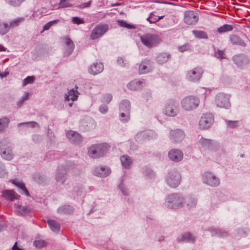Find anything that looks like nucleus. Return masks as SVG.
<instances>
[{
    "label": "nucleus",
    "instance_id": "e2e57ef3",
    "mask_svg": "<svg viewBox=\"0 0 250 250\" xmlns=\"http://www.w3.org/2000/svg\"><path fill=\"white\" fill-rule=\"evenodd\" d=\"M120 188L124 195H127L128 194L127 190L125 188L123 187L122 186H120Z\"/></svg>",
    "mask_w": 250,
    "mask_h": 250
},
{
    "label": "nucleus",
    "instance_id": "4be33fe9",
    "mask_svg": "<svg viewBox=\"0 0 250 250\" xmlns=\"http://www.w3.org/2000/svg\"><path fill=\"white\" fill-rule=\"evenodd\" d=\"M63 40L66 45L64 54L66 56H68L73 52L74 48V45L72 41L68 37L63 38Z\"/></svg>",
    "mask_w": 250,
    "mask_h": 250
},
{
    "label": "nucleus",
    "instance_id": "37998d69",
    "mask_svg": "<svg viewBox=\"0 0 250 250\" xmlns=\"http://www.w3.org/2000/svg\"><path fill=\"white\" fill-rule=\"evenodd\" d=\"M9 122V119L6 117L0 119V131H2L7 127Z\"/></svg>",
    "mask_w": 250,
    "mask_h": 250
},
{
    "label": "nucleus",
    "instance_id": "58836bf2",
    "mask_svg": "<svg viewBox=\"0 0 250 250\" xmlns=\"http://www.w3.org/2000/svg\"><path fill=\"white\" fill-rule=\"evenodd\" d=\"M117 24L121 27L126 28L127 29H135V27L133 24L128 23L124 20H117Z\"/></svg>",
    "mask_w": 250,
    "mask_h": 250
},
{
    "label": "nucleus",
    "instance_id": "7c9ffc66",
    "mask_svg": "<svg viewBox=\"0 0 250 250\" xmlns=\"http://www.w3.org/2000/svg\"><path fill=\"white\" fill-rule=\"evenodd\" d=\"M171 56L167 53H160L157 57V61L160 64H163L166 62L170 59Z\"/></svg>",
    "mask_w": 250,
    "mask_h": 250
},
{
    "label": "nucleus",
    "instance_id": "c9c22d12",
    "mask_svg": "<svg viewBox=\"0 0 250 250\" xmlns=\"http://www.w3.org/2000/svg\"><path fill=\"white\" fill-rule=\"evenodd\" d=\"M48 224L53 231L55 232H58L60 230V225L54 220H48Z\"/></svg>",
    "mask_w": 250,
    "mask_h": 250
},
{
    "label": "nucleus",
    "instance_id": "7ed1b4c3",
    "mask_svg": "<svg viewBox=\"0 0 250 250\" xmlns=\"http://www.w3.org/2000/svg\"><path fill=\"white\" fill-rule=\"evenodd\" d=\"M185 199L183 197L178 193H173L167 196L166 199L167 206L168 208L176 209L183 205Z\"/></svg>",
    "mask_w": 250,
    "mask_h": 250
},
{
    "label": "nucleus",
    "instance_id": "b1692460",
    "mask_svg": "<svg viewBox=\"0 0 250 250\" xmlns=\"http://www.w3.org/2000/svg\"><path fill=\"white\" fill-rule=\"evenodd\" d=\"M104 69V65L101 62H95L90 67L89 72L93 74L96 75L101 73Z\"/></svg>",
    "mask_w": 250,
    "mask_h": 250
},
{
    "label": "nucleus",
    "instance_id": "ddd939ff",
    "mask_svg": "<svg viewBox=\"0 0 250 250\" xmlns=\"http://www.w3.org/2000/svg\"><path fill=\"white\" fill-rule=\"evenodd\" d=\"M7 143H8V141L6 139H3L0 143L1 156L6 160H10L12 159L13 154L9 148L5 147Z\"/></svg>",
    "mask_w": 250,
    "mask_h": 250
},
{
    "label": "nucleus",
    "instance_id": "6e6d98bb",
    "mask_svg": "<svg viewBox=\"0 0 250 250\" xmlns=\"http://www.w3.org/2000/svg\"><path fill=\"white\" fill-rule=\"evenodd\" d=\"M241 60V57L240 56H235L233 58V60L235 63L239 67L242 66L241 62H239V61H240Z\"/></svg>",
    "mask_w": 250,
    "mask_h": 250
},
{
    "label": "nucleus",
    "instance_id": "c756f323",
    "mask_svg": "<svg viewBox=\"0 0 250 250\" xmlns=\"http://www.w3.org/2000/svg\"><path fill=\"white\" fill-rule=\"evenodd\" d=\"M150 62L146 60L142 62L139 65V72L141 74H145L149 71Z\"/></svg>",
    "mask_w": 250,
    "mask_h": 250
},
{
    "label": "nucleus",
    "instance_id": "a18cd8bd",
    "mask_svg": "<svg viewBox=\"0 0 250 250\" xmlns=\"http://www.w3.org/2000/svg\"><path fill=\"white\" fill-rule=\"evenodd\" d=\"M25 0H5V1L10 5L14 7H18Z\"/></svg>",
    "mask_w": 250,
    "mask_h": 250
},
{
    "label": "nucleus",
    "instance_id": "4468645a",
    "mask_svg": "<svg viewBox=\"0 0 250 250\" xmlns=\"http://www.w3.org/2000/svg\"><path fill=\"white\" fill-rule=\"evenodd\" d=\"M108 30L107 25H98L92 30L91 39L95 40L104 34Z\"/></svg>",
    "mask_w": 250,
    "mask_h": 250
},
{
    "label": "nucleus",
    "instance_id": "473e14b6",
    "mask_svg": "<svg viewBox=\"0 0 250 250\" xmlns=\"http://www.w3.org/2000/svg\"><path fill=\"white\" fill-rule=\"evenodd\" d=\"M56 180L58 182L63 184L65 180V173L63 169H59L56 176Z\"/></svg>",
    "mask_w": 250,
    "mask_h": 250
},
{
    "label": "nucleus",
    "instance_id": "dca6fc26",
    "mask_svg": "<svg viewBox=\"0 0 250 250\" xmlns=\"http://www.w3.org/2000/svg\"><path fill=\"white\" fill-rule=\"evenodd\" d=\"M168 157L171 161L178 162L183 159V153L180 150L173 149L169 151Z\"/></svg>",
    "mask_w": 250,
    "mask_h": 250
},
{
    "label": "nucleus",
    "instance_id": "052dcab7",
    "mask_svg": "<svg viewBox=\"0 0 250 250\" xmlns=\"http://www.w3.org/2000/svg\"><path fill=\"white\" fill-rule=\"evenodd\" d=\"M6 174L5 169L2 167V164L0 163V177H3Z\"/></svg>",
    "mask_w": 250,
    "mask_h": 250
},
{
    "label": "nucleus",
    "instance_id": "6ab92c4d",
    "mask_svg": "<svg viewBox=\"0 0 250 250\" xmlns=\"http://www.w3.org/2000/svg\"><path fill=\"white\" fill-rule=\"evenodd\" d=\"M229 41L233 45H238L243 47L246 46V43L241 38L237 35L231 34L229 37Z\"/></svg>",
    "mask_w": 250,
    "mask_h": 250
},
{
    "label": "nucleus",
    "instance_id": "4d7b16f0",
    "mask_svg": "<svg viewBox=\"0 0 250 250\" xmlns=\"http://www.w3.org/2000/svg\"><path fill=\"white\" fill-rule=\"evenodd\" d=\"M24 124L30 125L31 126L33 127H39V124L35 122H30L22 123L19 124L18 125L20 126L21 125H24Z\"/></svg>",
    "mask_w": 250,
    "mask_h": 250
},
{
    "label": "nucleus",
    "instance_id": "13d9d810",
    "mask_svg": "<svg viewBox=\"0 0 250 250\" xmlns=\"http://www.w3.org/2000/svg\"><path fill=\"white\" fill-rule=\"evenodd\" d=\"M108 106L106 105L102 104L100 106L99 110L102 113H105L108 111Z\"/></svg>",
    "mask_w": 250,
    "mask_h": 250
},
{
    "label": "nucleus",
    "instance_id": "f03ea898",
    "mask_svg": "<svg viewBox=\"0 0 250 250\" xmlns=\"http://www.w3.org/2000/svg\"><path fill=\"white\" fill-rule=\"evenodd\" d=\"M143 44L148 48L155 47L161 42L160 36L154 33H146L140 37Z\"/></svg>",
    "mask_w": 250,
    "mask_h": 250
},
{
    "label": "nucleus",
    "instance_id": "bb28decb",
    "mask_svg": "<svg viewBox=\"0 0 250 250\" xmlns=\"http://www.w3.org/2000/svg\"><path fill=\"white\" fill-rule=\"evenodd\" d=\"M12 183L16 186L18 187L21 189V192L22 194H25L26 196H29L30 195L29 191L26 189L24 183L21 181H17V180H13Z\"/></svg>",
    "mask_w": 250,
    "mask_h": 250
},
{
    "label": "nucleus",
    "instance_id": "393cba45",
    "mask_svg": "<svg viewBox=\"0 0 250 250\" xmlns=\"http://www.w3.org/2000/svg\"><path fill=\"white\" fill-rule=\"evenodd\" d=\"M2 194L3 197L11 201L18 199L20 196L12 190H3L2 192Z\"/></svg>",
    "mask_w": 250,
    "mask_h": 250
},
{
    "label": "nucleus",
    "instance_id": "423d86ee",
    "mask_svg": "<svg viewBox=\"0 0 250 250\" xmlns=\"http://www.w3.org/2000/svg\"><path fill=\"white\" fill-rule=\"evenodd\" d=\"M229 99L230 96L229 94L219 93L216 96L215 103L218 107L228 109L231 105Z\"/></svg>",
    "mask_w": 250,
    "mask_h": 250
},
{
    "label": "nucleus",
    "instance_id": "864d4df0",
    "mask_svg": "<svg viewBox=\"0 0 250 250\" xmlns=\"http://www.w3.org/2000/svg\"><path fill=\"white\" fill-rule=\"evenodd\" d=\"M43 10H44V9L42 8L37 11H35L33 14V16L35 18H39L42 17L44 15Z\"/></svg>",
    "mask_w": 250,
    "mask_h": 250
},
{
    "label": "nucleus",
    "instance_id": "aec40b11",
    "mask_svg": "<svg viewBox=\"0 0 250 250\" xmlns=\"http://www.w3.org/2000/svg\"><path fill=\"white\" fill-rule=\"evenodd\" d=\"M178 242H185L193 243L196 240L195 237L190 233L187 232L177 238Z\"/></svg>",
    "mask_w": 250,
    "mask_h": 250
},
{
    "label": "nucleus",
    "instance_id": "c85d7f7f",
    "mask_svg": "<svg viewBox=\"0 0 250 250\" xmlns=\"http://www.w3.org/2000/svg\"><path fill=\"white\" fill-rule=\"evenodd\" d=\"M108 169L105 167H98L94 170V174L99 177H106L108 175Z\"/></svg>",
    "mask_w": 250,
    "mask_h": 250
},
{
    "label": "nucleus",
    "instance_id": "0eeeda50",
    "mask_svg": "<svg viewBox=\"0 0 250 250\" xmlns=\"http://www.w3.org/2000/svg\"><path fill=\"white\" fill-rule=\"evenodd\" d=\"M204 70L201 67H197L187 71L186 79L192 82H198L200 81Z\"/></svg>",
    "mask_w": 250,
    "mask_h": 250
},
{
    "label": "nucleus",
    "instance_id": "6e6552de",
    "mask_svg": "<svg viewBox=\"0 0 250 250\" xmlns=\"http://www.w3.org/2000/svg\"><path fill=\"white\" fill-rule=\"evenodd\" d=\"M181 176L180 173L176 171H170L166 178L167 184L171 188H175L178 186L180 183Z\"/></svg>",
    "mask_w": 250,
    "mask_h": 250
},
{
    "label": "nucleus",
    "instance_id": "39448f33",
    "mask_svg": "<svg viewBox=\"0 0 250 250\" xmlns=\"http://www.w3.org/2000/svg\"><path fill=\"white\" fill-rule=\"evenodd\" d=\"M120 120L124 123L127 122L130 119V104L129 101L123 100L120 104Z\"/></svg>",
    "mask_w": 250,
    "mask_h": 250
},
{
    "label": "nucleus",
    "instance_id": "f257e3e1",
    "mask_svg": "<svg viewBox=\"0 0 250 250\" xmlns=\"http://www.w3.org/2000/svg\"><path fill=\"white\" fill-rule=\"evenodd\" d=\"M108 145L101 143L91 146L89 147L87 154L91 158L97 159L103 157L108 151Z\"/></svg>",
    "mask_w": 250,
    "mask_h": 250
},
{
    "label": "nucleus",
    "instance_id": "3c124183",
    "mask_svg": "<svg viewBox=\"0 0 250 250\" xmlns=\"http://www.w3.org/2000/svg\"><path fill=\"white\" fill-rule=\"evenodd\" d=\"M35 81V78L33 76H28L26 78L24 79L23 81V85L25 86L27 84L32 83Z\"/></svg>",
    "mask_w": 250,
    "mask_h": 250
},
{
    "label": "nucleus",
    "instance_id": "338daca9",
    "mask_svg": "<svg viewBox=\"0 0 250 250\" xmlns=\"http://www.w3.org/2000/svg\"><path fill=\"white\" fill-rule=\"evenodd\" d=\"M29 93L27 92H25L24 94V95L22 97V102H24L25 100H27L29 97Z\"/></svg>",
    "mask_w": 250,
    "mask_h": 250
},
{
    "label": "nucleus",
    "instance_id": "2f4dec72",
    "mask_svg": "<svg viewBox=\"0 0 250 250\" xmlns=\"http://www.w3.org/2000/svg\"><path fill=\"white\" fill-rule=\"evenodd\" d=\"M120 160L123 166L125 168H128L132 164L131 159L127 155H124L121 156Z\"/></svg>",
    "mask_w": 250,
    "mask_h": 250
},
{
    "label": "nucleus",
    "instance_id": "ea45409f",
    "mask_svg": "<svg viewBox=\"0 0 250 250\" xmlns=\"http://www.w3.org/2000/svg\"><path fill=\"white\" fill-rule=\"evenodd\" d=\"M24 21L23 18H20L14 20L10 22L9 25V28H13L18 26L21 23Z\"/></svg>",
    "mask_w": 250,
    "mask_h": 250
},
{
    "label": "nucleus",
    "instance_id": "49530a36",
    "mask_svg": "<svg viewBox=\"0 0 250 250\" xmlns=\"http://www.w3.org/2000/svg\"><path fill=\"white\" fill-rule=\"evenodd\" d=\"M146 20L150 23H155L158 21L157 16L155 15L153 12H151L146 19Z\"/></svg>",
    "mask_w": 250,
    "mask_h": 250
},
{
    "label": "nucleus",
    "instance_id": "69168bd1",
    "mask_svg": "<svg viewBox=\"0 0 250 250\" xmlns=\"http://www.w3.org/2000/svg\"><path fill=\"white\" fill-rule=\"evenodd\" d=\"M144 98L146 100L148 101L151 98V93L147 92L143 95Z\"/></svg>",
    "mask_w": 250,
    "mask_h": 250
},
{
    "label": "nucleus",
    "instance_id": "1a4fd4ad",
    "mask_svg": "<svg viewBox=\"0 0 250 250\" xmlns=\"http://www.w3.org/2000/svg\"><path fill=\"white\" fill-rule=\"evenodd\" d=\"M214 122V117L211 113H206L203 115L199 122V126L201 129H206L210 127Z\"/></svg>",
    "mask_w": 250,
    "mask_h": 250
},
{
    "label": "nucleus",
    "instance_id": "de8ad7c7",
    "mask_svg": "<svg viewBox=\"0 0 250 250\" xmlns=\"http://www.w3.org/2000/svg\"><path fill=\"white\" fill-rule=\"evenodd\" d=\"M58 22V20H54L52 21H50L47 23H46L43 27V30L42 31V32L43 31L45 30H49L50 27L54 24H56Z\"/></svg>",
    "mask_w": 250,
    "mask_h": 250
},
{
    "label": "nucleus",
    "instance_id": "c03bdc74",
    "mask_svg": "<svg viewBox=\"0 0 250 250\" xmlns=\"http://www.w3.org/2000/svg\"><path fill=\"white\" fill-rule=\"evenodd\" d=\"M186 203H187L188 207L191 208L195 206L197 203V201L195 198L189 196L186 198Z\"/></svg>",
    "mask_w": 250,
    "mask_h": 250
},
{
    "label": "nucleus",
    "instance_id": "20e7f679",
    "mask_svg": "<svg viewBox=\"0 0 250 250\" xmlns=\"http://www.w3.org/2000/svg\"><path fill=\"white\" fill-rule=\"evenodd\" d=\"M200 100L196 97L189 96L184 98L181 102L182 108L187 111L196 108L199 105Z\"/></svg>",
    "mask_w": 250,
    "mask_h": 250
},
{
    "label": "nucleus",
    "instance_id": "412c9836",
    "mask_svg": "<svg viewBox=\"0 0 250 250\" xmlns=\"http://www.w3.org/2000/svg\"><path fill=\"white\" fill-rule=\"evenodd\" d=\"M145 83L144 80H134L128 84L127 87L131 90H136L142 88L145 85Z\"/></svg>",
    "mask_w": 250,
    "mask_h": 250
},
{
    "label": "nucleus",
    "instance_id": "774afa93",
    "mask_svg": "<svg viewBox=\"0 0 250 250\" xmlns=\"http://www.w3.org/2000/svg\"><path fill=\"white\" fill-rule=\"evenodd\" d=\"M12 250H22L17 246V242H16L12 247Z\"/></svg>",
    "mask_w": 250,
    "mask_h": 250
},
{
    "label": "nucleus",
    "instance_id": "5fc2aeb1",
    "mask_svg": "<svg viewBox=\"0 0 250 250\" xmlns=\"http://www.w3.org/2000/svg\"><path fill=\"white\" fill-rule=\"evenodd\" d=\"M190 47L188 44H185L182 46L178 47V50L181 52L190 50Z\"/></svg>",
    "mask_w": 250,
    "mask_h": 250
},
{
    "label": "nucleus",
    "instance_id": "a19ab883",
    "mask_svg": "<svg viewBox=\"0 0 250 250\" xmlns=\"http://www.w3.org/2000/svg\"><path fill=\"white\" fill-rule=\"evenodd\" d=\"M9 29V25L7 23L0 22V34H5Z\"/></svg>",
    "mask_w": 250,
    "mask_h": 250
},
{
    "label": "nucleus",
    "instance_id": "bf43d9fd",
    "mask_svg": "<svg viewBox=\"0 0 250 250\" xmlns=\"http://www.w3.org/2000/svg\"><path fill=\"white\" fill-rule=\"evenodd\" d=\"M72 22L74 23L77 24L83 23L84 22L82 20H81L79 18L76 17H73L72 18Z\"/></svg>",
    "mask_w": 250,
    "mask_h": 250
},
{
    "label": "nucleus",
    "instance_id": "9d476101",
    "mask_svg": "<svg viewBox=\"0 0 250 250\" xmlns=\"http://www.w3.org/2000/svg\"><path fill=\"white\" fill-rule=\"evenodd\" d=\"M203 182L211 187H217L220 184L218 178L210 172H206L203 175Z\"/></svg>",
    "mask_w": 250,
    "mask_h": 250
},
{
    "label": "nucleus",
    "instance_id": "4c0bfd02",
    "mask_svg": "<svg viewBox=\"0 0 250 250\" xmlns=\"http://www.w3.org/2000/svg\"><path fill=\"white\" fill-rule=\"evenodd\" d=\"M192 33L197 38L205 39H208V35L207 33L203 31L193 30Z\"/></svg>",
    "mask_w": 250,
    "mask_h": 250
},
{
    "label": "nucleus",
    "instance_id": "8fccbe9b",
    "mask_svg": "<svg viewBox=\"0 0 250 250\" xmlns=\"http://www.w3.org/2000/svg\"><path fill=\"white\" fill-rule=\"evenodd\" d=\"M227 126L230 128H235L238 126V121H226Z\"/></svg>",
    "mask_w": 250,
    "mask_h": 250
},
{
    "label": "nucleus",
    "instance_id": "a878e982",
    "mask_svg": "<svg viewBox=\"0 0 250 250\" xmlns=\"http://www.w3.org/2000/svg\"><path fill=\"white\" fill-rule=\"evenodd\" d=\"M200 143L201 146L206 148L213 149V146H216L217 144L216 142H213L210 140L202 138L200 140Z\"/></svg>",
    "mask_w": 250,
    "mask_h": 250
},
{
    "label": "nucleus",
    "instance_id": "680f3d73",
    "mask_svg": "<svg viewBox=\"0 0 250 250\" xmlns=\"http://www.w3.org/2000/svg\"><path fill=\"white\" fill-rule=\"evenodd\" d=\"M91 4V1H88L83 3L81 4L79 6V7L80 8H84L86 7H88L90 6Z\"/></svg>",
    "mask_w": 250,
    "mask_h": 250
},
{
    "label": "nucleus",
    "instance_id": "0e129e2a",
    "mask_svg": "<svg viewBox=\"0 0 250 250\" xmlns=\"http://www.w3.org/2000/svg\"><path fill=\"white\" fill-rule=\"evenodd\" d=\"M201 90L204 92V94L205 95V97H206L207 95L209 94L210 93V89H207L205 88H202L201 89Z\"/></svg>",
    "mask_w": 250,
    "mask_h": 250
},
{
    "label": "nucleus",
    "instance_id": "2eb2a0df",
    "mask_svg": "<svg viewBox=\"0 0 250 250\" xmlns=\"http://www.w3.org/2000/svg\"><path fill=\"white\" fill-rule=\"evenodd\" d=\"M169 137L170 140L175 143L181 141L185 137V134L181 129L172 130L170 131Z\"/></svg>",
    "mask_w": 250,
    "mask_h": 250
},
{
    "label": "nucleus",
    "instance_id": "e433bc0d",
    "mask_svg": "<svg viewBox=\"0 0 250 250\" xmlns=\"http://www.w3.org/2000/svg\"><path fill=\"white\" fill-rule=\"evenodd\" d=\"M71 0H60L58 4V9L72 7Z\"/></svg>",
    "mask_w": 250,
    "mask_h": 250
},
{
    "label": "nucleus",
    "instance_id": "cd10ccee",
    "mask_svg": "<svg viewBox=\"0 0 250 250\" xmlns=\"http://www.w3.org/2000/svg\"><path fill=\"white\" fill-rule=\"evenodd\" d=\"M73 211V208L69 205L62 206L57 209V212L59 214H69L72 213Z\"/></svg>",
    "mask_w": 250,
    "mask_h": 250
},
{
    "label": "nucleus",
    "instance_id": "72a5a7b5",
    "mask_svg": "<svg viewBox=\"0 0 250 250\" xmlns=\"http://www.w3.org/2000/svg\"><path fill=\"white\" fill-rule=\"evenodd\" d=\"M212 236H217L221 237H224L228 235L227 231L223 230L221 229H211L210 230Z\"/></svg>",
    "mask_w": 250,
    "mask_h": 250
},
{
    "label": "nucleus",
    "instance_id": "09e8293b",
    "mask_svg": "<svg viewBox=\"0 0 250 250\" xmlns=\"http://www.w3.org/2000/svg\"><path fill=\"white\" fill-rule=\"evenodd\" d=\"M214 53L215 57L218 59L222 60L225 58V55L223 50L218 49L216 51H215Z\"/></svg>",
    "mask_w": 250,
    "mask_h": 250
},
{
    "label": "nucleus",
    "instance_id": "603ef678",
    "mask_svg": "<svg viewBox=\"0 0 250 250\" xmlns=\"http://www.w3.org/2000/svg\"><path fill=\"white\" fill-rule=\"evenodd\" d=\"M45 242L44 240H39L34 242V245L38 248H42L45 246Z\"/></svg>",
    "mask_w": 250,
    "mask_h": 250
},
{
    "label": "nucleus",
    "instance_id": "f3484780",
    "mask_svg": "<svg viewBox=\"0 0 250 250\" xmlns=\"http://www.w3.org/2000/svg\"><path fill=\"white\" fill-rule=\"evenodd\" d=\"M143 137L145 139H152L156 137V134L152 130L144 131L137 133L135 136V139L137 141H141V138Z\"/></svg>",
    "mask_w": 250,
    "mask_h": 250
},
{
    "label": "nucleus",
    "instance_id": "9b49d317",
    "mask_svg": "<svg viewBox=\"0 0 250 250\" xmlns=\"http://www.w3.org/2000/svg\"><path fill=\"white\" fill-rule=\"evenodd\" d=\"M199 20L197 13L193 11H186L184 14V22L188 25L195 24Z\"/></svg>",
    "mask_w": 250,
    "mask_h": 250
},
{
    "label": "nucleus",
    "instance_id": "5701e85b",
    "mask_svg": "<svg viewBox=\"0 0 250 250\" xmlns=\"http://www.w3.org/2000/svg\"><path fill=\"white\" fill-rule=\"evenodd\" d=\"M75 88L76 90L72 89L67 93L65 94L64 96L65 101L71 100L75 101L77 100L79 93L77 90V86H76Z\"/></svg>",
    "mask_w": 250,
    "mask_h": 250
},
{
    "label": "nucleus",
    "instance_id": "79ce46f5",
    "mask_svg": "<svg viewBox=\"0 0 250 250\" xmlns=\"http://www.w3.org/2000/svg\"><path fill=\"white\" fill-rule=\"evenodd\" d=\"M17 211L22 215H24L30 212V209L27 207H21L19 206L17 207Z\"/></svg>",
    "mask_w": 250,
    "mask_h": 250
},
{
    "label": "nucleus",
    "instance_id": "f704fd0d",
    "mask_svg": "<svg viewBox=\"0 0 250 250\" xmlns=\"http://www.w3.org/2000/svg\"><path fill=\"white\" fill-rule=\"evenodd\" d=\"M233 29V26L230 24H225L217 28V32L220 33L231 31Z\"/></svg>",
    "mask_w": 250,
    "mask_h": 250
},
{
    "label": "nucleus",
    "instance_id": "f8f14e48",
    "mask_svg": "<svg viewBox=\"0 0 250 250\" xmlns=\"http://www.w3.org/2000/svg\"><path fill=\"white\" fill-rule=\"evenodd\" d=\"M177 103L172 100L168 101L164 109V113L169 116L174 117L177 114Z\"/></svg>",
    "mask_w": 250,
    "mask_h": 250
},
{
    "label": "nucleus",
    "instance_id": "a211bd4d",
    "mask_svg": "<svg viewBox=\"0 0 250 250\" xmlns=\"http://www.w3.org/2000/svg\"><path fill=\"white\" fill-rule=\"evenodd\" d=\"M66 136L72 143H79L82 141L81 135L78 133L72 130L67 132Z\"/></svg>",
    "mask_w": 250,
    "mask_h": 250
}]
</instances>
